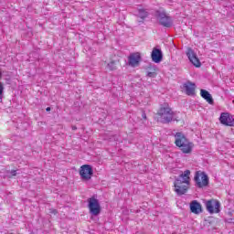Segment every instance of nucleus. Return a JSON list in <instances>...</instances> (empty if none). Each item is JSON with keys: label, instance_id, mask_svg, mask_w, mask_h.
Here are the masks:
<instances>
[{"label": "nucleus", "instance_id": "1", "mask_svg": "<svg viewBox=\"0 0 234 234\" xmlns=\"http://www.w3.org/2000/svg\"><path fill=\"white\" fill-rule=\"evenodd\" d=\"M189 175H191V171L186 170L183 174L176 177L174 182V191L179 197H182V195H186V193H187V189H189L191 182V177H189Z\"/></svg>", "mask_w": 234, "mask_h": 234}, {"label": "nucleus", "instance_id": "2", "mask_svg": "<svg viewBox=\"0 0 234 234\" xmlns=\"http://www.w3.org/2000/svg\"><path fill=\"white\" fill-rule=\"evenodd\" d=\"M175 136L176 147H179L185 154H189L193 151V143L189 142L181 132H177Z\"/></svg>", "mask_w": 234, "mask_h": 234}, {"label": "nucleus", "instance_id": "3", "mask_svg": "<svg viewBox=\"0 0 234 234\" xmlns=\"http://www.w3.org/2000/svg\"><path fill=\"white\" fill-rule=\"evenodd\" d=\"M157 114L160 116V122L162 123H170L173 120H176L175 118V112L171 110L167 102L161 105Z\"/></svg>", "mask_w": 234, "mask_h": 234}, {"label": "nucleus", "instance_id": "4", "mask_svg": "<svg viewBox=\"0 0 234 234\" xmlns=\"http://www.w3.org/2000/svg\"><path fill=\"white\" fill-rule=\"evenodd\" d=\"M155 17L161 27H165V28H171L173 27V19L165 11H156Z\"/></svg>", "mask_w": 234, "mask_h": 234}, {"label": "nucleus", "instance_id": "5", "mask_svg": "<svg viewBox=\"0 0 234 234\" xmlns=\"http://www.w3.org/2000/svg\"><path fill=\"white\" fill-rule=\"evenodd\" d=\"M194 181L196 182L197 187L202 188L209 186V177L205 172L197 171L195 174Z\"/></svg>", "mask_w": 234, "mask_h": 234}, {"label": "nucleus", "instance_id": "6", "mask_svg": "<svg viewBox=\"0 0 234 234\" xmlns=\"http://www.w3.org/2000/svg\"><path fill=\"white\" fill-rule=\"evenodd\" d=\"M88 207L90 209V213L94 217H98V214L101 211L100 201L94 196L88 199Z\"/></svg>", "mask_w": 234, "mask_h": 234}, {"label": "nucleus", "instance_id": "7", "mask_svg": "<svg viewBox=\"0 0 234 234\" xmlns=\"http://www.w3.org/2000/svg\"><path fill=\"white\" fill-rule=\"evenodd\" d=\"M206 209L210 215L220 213V202L217 199H209L205 202Z\"/></svg>", "mask_w": 234, "mask_h": 234}, {"label": "nucleus", "instance_id": "8", "mask_svg": "<svg viewBox=\"0 0 234 234\" xmlns=\"http://www.w3.org/2000/svg\"><path fill=\"white\" fill-rule=\"evenodd\" d=\"M80 175L82 180H90L93 175L92 166H90V165H83L80 167Z\"/></svg>", "mask_w": 234, "mask_h": 234}, {"label": "nucleus", "instance_id": "9", "mask_svg": "<svg viewBox=\"0 0 234 234\" xmlns=\"http://www.w3.org/2000/svg\"><path fill=\"white\" fill-rule=\"evenodd\" d=\"M219 122L222 125H227V127H234V118L228 112L221 113Z\"/></svg>", "mask_w": 234, "mask_h": 234}, {"label": "nucleus", "instance_id": "10", "mask_svg": "<svg viewBox=\"0 0 234 234\" xmlns=\"http://www.w3.org/2000/svg\"><path fill=\"white\" fill-rule=\"evenodd\" d=\"M151 58L154 63H160L162 59H164V54L162 53V49L154 48L151 53Z\"/></svg>", "mask_w": 234, "mask_h": 234}, {"label": "nucleus", "instance_id": "11", "mask_svg": "<svg viewBox=\"0 0 234 234\" xmlns=\"http://www.w3.org/2000/svg\"><path fill=\"white\" fill-rule=\"evenodd\" d=\"M186 56L189 59V61L192 62L194 67H200L201 63H200V59H198V57H197V54L195 53V51L191 48H188L187 52H186Z\"/></svg>", "mask_w": 234, "mask_h": 234}, {"label": "nucleus", "instance_id": "12", "mask_svg": "<svg viewBox=\"0 0 234 234\" xmlns=\"http://www.w3.org/2000/svg\"><path fill=\"white\" fill-rule=\"evenodd\" d=\"M142 60V57L140 53L131 54L128 58V63L130 67H138L140 65V61Z\"/></svg>", "mask_w": 234, "mask_h": 234}, {"label": "nucleus", "instance_id": "13", "mask_svg": "<svg viewBox=\"0 0 234 234\" xmlns=\"http://www.w3.org/2000/svg\"><path fill=\"white\" fill-rule=\"evenodd\" d=\"M185 90H186V94H187V96H195V90L197 89V85H195V83L191 82V81H187L186 83H185L183 85Z\"/></svg>", "mask_w": 234, "mask_h": 234}, {"label": "nucleus", "instance_id": "14", "mask_svg": "<svg viewBox=\"0 0 234 234\" xmlns=\"http://www.w3.org/2000/svg\"><path fill=\"white\" fill-rule=\"evenodd\" d=\"M190 210L195 215H200L202 213V205L198 201L194 200L190 203Z\"/></svg>", "mask_w": 234, "mask_h": 234}, {"label": "nucleus", "instance_id": "15", "mask_svg": "<svg viewBox=\"0 0 234 234\" xmlns=\"http://www.w3.org/2000/svg\"><path fill=\"white\" fill-rule=\"evenodd\" d=\"M200 94H201V97H203V99L206 100V101H207V103H209V105H213V103H214L213 97L211 96L209 91H207L206 90H201Z\"/></svg>", "mask_w": 234, "mask_h": 234}, {"label": "nucleus", "instance_id": "16", "mask_svg": "<svg viewBox=\"0 0 234 234\" xmlns=\"http://www.w3.org/2000/svg\"><path fill=\"white\" fill-rule=\"evenodd\" d=\"M146 76L148 78H156L157 73H156V66L149 64L146 71Z\"/></svg>", "mask_w": 234, "mask_h": 234}, {"label": "nucleus", "instance_id": "17", "mask_svg": "<svg viewBox=\"0 0 234 234\" xmlns=\"http://www.w3.org/2000/svg\"><path fill=\"white\" fill-rule=\"evenodd\" d=\"M142 21H139V23H144V19H145L149 16V12L145 9H139L138 15H137Z\"/></svg>", "mask_w": 234, "mask_h": 234}, {"label": "nucleus", "instance_id": "18", "mask_svg": "<svg viewBox=\"0 0 234 234\" xmlns=\"http://www.w3.org/2000/svg\"><path fill=\"white\" fill-rule=\"evenodd\" d=\"M107 68L109 70H116V62L114 60L108 63Z\"/></svg>", "mask_w": 234, "mask_h": 234}, {"label": "nucleus", "instance_id": "19", "mask_svg": "<svg viewBox=\"0 0 234 234\" xmlns=\"http://www.w3.org/2000/svg\"><path fill=\"white\" fill-rule=\"evenodd\" d=\"M2 76H3V73H1L0 71V80ZM4 92H5V85H3V82L0 81V98L3 97Z\"/></svg>", "mask_w": 234, "mask_h": 234}, {"label": "nucleus", "instance_id": "20", "mask_svg": "<svg viewBox=\"0 0 234 234\" xmlns=\"http://www.w3.org/2000/svg\"><path fill=\"white\" fill-rule=\"evenodd\" d=\"M142 118L143 120H147V114H145V112H142Z\"/></svg>", "mask_w": 234, "mask_h": 234}, {"label": "nucleus", "instance_id": "21", "mask_svg": "<svg viewBox=\"0 0 234 234\" xmlns=\"http://www.w3.org/2000/svg\"><path fill=\"white\" fill-rule=\"evenodd\" d=\"M17 176V171L12 170L11 171V176Z\"/></svg>", "mask_w": 234, "mask_h": 234}, {"label": "nucleus", "instance_id": "22", "mask_svg": "<svg viewBox=\"0 0 234 234\" xmlns=\"http://www.w3.org/2000/svg\"><path fill=\"white\" fill-rule=\"evenodd\" d=\"M50 213H53V215H57V214H58V210L52 209V210L50 211Z\"/></svg>", "mask_w": 234, "mask_h": 234}, {"label": "nucleus", "instance_id": "23", "mask_svg": "<svg viewBox=\"0 0 234 234\" xmlns=\"http://www.w3.org/2000/svg\"><path fill=\"white\" fill-rule=\"evenodd\" d=\"M228 222H229V224H231V222H233V219H232V218H229V219L228 220Z\"/></svg>", "mask_w": 234, "mask_h": 234}, {"label": "nucleus", "instance_id": "24", "mask_svg": "<svg viewBox=\"0 0 234 234\" xmlns=\"http://www.w3.org/2000/svg\"><path fill=\"white\" fill-rule=\"evenodd\" d=\"M46 111H47V112H50V107H48V108L46 109Z\"/></svg>", "mask_w": 234, "mask_h": 234}, {"label": "nucleus", "instance_id": "25", "mask_svg": "<svg viewBox=\"0 0 234 234\" xmlns=\"http://www.w3.org/2000/svg\"><path fill=\"white\" fill-rule=\"evenodd\" d=\"M73 131H76V126H73Z\"/></svg>", "mask_w": 234, "mask_h": 234}]
</instances>
